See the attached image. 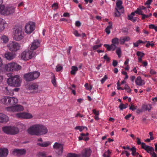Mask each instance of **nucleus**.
I'll return each instance as SVG.
<instances>
[{"mask_svg": "<svg viewBox=\"0 0 157 157\" xmlns=\"http://www.w3.org/2000/svg\"><path fill=\"white\" fill-rule=\"evenodd\" d=\"M109 25L105 29V32L108 34H109L110 33V29L112 28V24L109 22Z\"/></svg>", "mask_w": 157, "mask_h": 157, "instance_id": "72a5a7b5", "label": "nucleus"}, {"mask_svg": "<svg viewBox=\"0 0 157 157\" xmlns=\"http://www.w3.org/2000/svg\"><path fill=\"white\" fill-rule=\"evenodd\" d=\"M101 44L95 45L93 47V49L94 50H95L101 47Z\"/></svg>", "mask_w": 157, "mask_h": 157, "instance_id": "e2e57ef3", "label": "nucleus"}, {"mask_svg": "<svg viewBox=\"0 0 157 157\" xmlns=\"http://www.w3.org/2000/svg\"><path fill=\"white\" fill-rule=\"evenodd\" d=\"M128 104H121L119 107L121 110H123L124 109H126L128 107Z\"/></svg>", "mask_w": 157, "mask_h": 157, "instance_id": "ea45409f", "label": "nucleus"}, {"mask_svg": "<svg viewBox=\"0 0 157 157\" xmlns=\"http://www.w3.org/2000/svg\"><path fill=\"white\" fill-rule=\"evenodd\" d=\"M116 53L118 55V57L119 58H120L121 56V48H120L118 47L117 48L116 50Z\"/></svg>", "mask_w": 157, "mask_h": 157, "instance_id": "4c0bfd02", "label": "nucleus"}, {"mask_svg": "<svg viewBox=\"0 0 157 157\" xmlns=\"http://www.w3.org/2000/svg\"><path fill=\"white\" fill-rule=\"evenodd\" d=\"M0 102L6 106L13 105L18 102V100L15 97L5 96L1 99Z\"/></svg>", "mask_w": 157, "mask_h": 157, "instance_id": "f03ea898", "label": "nucleus"}, {"mask_svg": "<svg viewBox=\"0 0 157 157\" xmlns=\"http://www.w3.org/2000/svg\"><path fill=\"white\" fill-rule=\"evenodd\" d=\"M89 135L88 133H86V134L84 133H81L80 135V136L78 137V139L79 140H82L84 139L83 136H87Z\"/></svg>", "mask_w": 157, "mask_h": 157, "instance_id": "a19ab883", "label": "nucleus"}, {"mask_svg": "<svg viewBox=\"0 0 157 157\" xmlns=\"http://www.w3.org/2000/svg\"><path fill=\"white\" fill-rule=\"evenodd\" d=\"M150 73L151 75H153L156 74V71L152 69H151L150 71Z\"/></svg>", "mask_w": 157, "mask_h": 157, "instance_id": "680f3d73", "label": "nucleus"}, {"mask_svg": "<svg viewBox=\"0 0 157 157\" xmlns=\"http://www.w3.org/2000/svg\"><path fill=\"white\" fill-rule=\"evenodd\" d=\"M7 47L10 51L16 52L20 49V45L17 42L10 41L7 45Z\"/></svg>", "mask_w": 157, "mask_h": 157, "instance_id": "9d476101", "label": "nucleus"}, {"mask_svg": "<svg viewBox=\"0 0 157 157\" xmlns=\"http://www.w3.org/2000/svg\"><path fill=\"white\" fill-rule=\"evenodd\" d=\"M138 108L137 106H135L134 105L132 104L130 106L129 108L130 109L132 110V111H134V110Z\"/></svg>", "mask_w": 157, "mask_h": 157, "instance_id": "5fc2aeb1", "label": "nucleus"}, {"mask_svg": "<svg viewBox=\"0 0 157 157\" xmlns=\"http://www.w3.org/2000/svg\"><path fill=\"white\" fill-rule=\"evenodd\" d=\"M137 143L138 144H141L142 147L143 144H144V143H141L140 141V140L139 138H137Z\"/></svg>", "mask_w": 157, "mask_h": 157, "instance_id": "052dcab7", "label": "nucleus"}, {"mask_svg": "<svg viewBox=\"0 0 157 157\" xmlns=\"http://www.w3.org/2000/svg\"><path fill=\"white\" fill-rule=\"evenodd\" d=\"M75 25L76 26L79 27L81 25V23L79 21H76L75 23Z\"/></svg>", "mask_w": 157, "mask_h": 157, "instance_id": "bf43d9fd", "label": "nucleus"}, {"mask_svg": "<svg viewBox=\"0 0 157 157\" xmlns=\"http://www.w3.org/2000/svg\"><path fill=\"white\" fill-rule=\"evenodd\" d=\"M15 117L17 118L25 119H30L32 118L33 116L32 114L27 112H22L16 113Z\"/></svg>", "mask_w": 157, "mask_h": 157, "instance_id": "f8f14e48", "label": "nucleus"}, {"mask_svg": "<svg viewBox=\"0 0 157 157\" xmlns=\"http://www.w3.org/2000/svg\"><path fill=\"white\" fill-rule=\"evenodd\" d=\"M108 77L106 75H105L103 78L101 80V84H103L104 82L107 79Z\"/></svg>", "mask_w": 157, "mask_h": 157, "instance_id": "864d4df0", "label": "nucleus"}, {"mask_svg": "<svg viewBox=\"0 0 157 157\" xmlns=\"http://www.w3.org/2000/svg\"><path fill=\"white\" fill-rule=\"evenodd\" d=\"M45 153L44 152H40L38 154L39 156L44 157L45 156Z\"/></svg>", "mask_w": 157, "mask_h": 157, "instance_id": "13d9d810", "label": "nucleus"}, {"mask_svg": "<svg viewBox=\"0 0 157 157\" xmlns=\"http://www.w3.org/2000/svg\"><path fill=\"white\" fill-rule=\"evenodd\" d=\"M154 44L152 42L148 41L147 42V43L146 44V46L147 47H149L150 46L152 47L154 45Z\"/></svg>", "mask_w": 157, "mask_h": 157, "instance_id": "09e8293b", "label": "nucleus"}, {"mask_svg": "<svg viewBox=\"0 0 157 157\" xmlns=\"http://www.w3.org/2000/svg\"><path fill=\"white\" fill-rule=\"evenodd\" d=\"M31 73L33 80L38 78L40 75V72L38 71H33Z\"/></svg>", "mask_w": 157, "mask_h": 157, "instance_id": "7c9ffc66", "label": "nucleus"}, {"mask_svg": "<svg viewBox=\"0 0 157 157\" xmlns=\"http://www.w3.org/2000/svg\"><path fill=\"white\" fill-rule=\"evenodd\" d=\"M142 148L146 150L147 152L150 153L152 156V153L154 152V149L152 147L147 145L145 144H143Z\"/></svg>", "mask_w": 157, "mask_h": 157, "instance_id": "4be33fe9", "label": "nucleus"}, {"mask_svg": "<svg viewBox=\"0 0 157 157\" xmlns=\"http://www.w3.org/2000/svg\"><path fill=\"white\" fill-rule=\"evenodd\" d=\"M39 85L37 83H34L29 85L27 89L31 91V92L39 93L40 91L38 89Z\"/></svg>", "mask_w": 157, "mask_h": 157, "instance_id": "ddd939ff", "label": "nucleus"}, {"mask_svg": "<svg viewBox=\"0 0 157 157\" xmlns=\"http://www.w3.org/2000/svg\"><path fill=\"white\" fill-rule=\"evenodd\" d=\"M3 131L5 133L11 135H15L19 132L18 128L13 126L3 127L2 128Z\"/></svg>", "mask_w": 157, "mask_h": 157, "instance_id": "423d86ee", "label": "nucleus"}, {"mask_svg": "<svg viewBox=\"0 0 157 157\" xmlns=\"http://www.w3.org/2000/svg\"><path fill=\"white\" fill-rule=\"evenodd\" d=\"M21 68V66L14 62H12L6 64L2 68L0 69V73L6 71H17Z\"/></svg>", "mask_w": 157, "mask_h": 157, "instance_id": "f257e3e1", "label": "nucleus"}, {"mask_svg": "<svg viewBox=\"0 0 157 157\" xmlns=\"http://www.w3.org/2000/svg\"><path fill=\"white\" fill-rule=\"evenodd\" d=\"M51 142L49 141H46L42 143H38L37 145L42 147H47L50 145Z\"/></svg>", "mask_w": 157, "mask_h": 157, "instance_id": "c756f323", "label": "nucleus"}, {"mask_svg": "<svg viewBox=\"0 0 157 157\" xmlns=\"http://www.w3.org/2000/svg\"><path fill=\"white\" fill-rule=\"evenodd\" d=\"M6 109L8 112H15L23 111L24 110V108L21 105L18 104L6 107Z\"/></svg>", "mask_w": 157, "mask_h": 157, "instance_id": "6e6552de", "label": "nucleus"}, {"mask_svg": "<svg viewBox=\"0 0 157 157\" xmlns=\"http://www.w3.org/2000/svg\"><path fill=\"white\" fill-rule=\"evenodd\" d=\"M130 150L132 151V154L133 155H137L140 157H142L140 155L136 152V148L134 147H133L130 149Z\"/></svg>", "mask_w": 157, "mask_h": 157, "instance_id": "c9c22d12", "label": "nucleus"}, {"mask_svg": "<svg viewBox=\"0 0 157 157\" xmlns=\"http://www.w3.org/2000/svg\"><path fill=\"white\" fill-rule=\"evenodd\" d=\"M9 120V117L2 113H0V123H6Z\"/></svg>", "mask_w": 157, "mask_h": 157, "instance_id": "6ab92c4d", "label": "nucleus"}, {"mask_svg": "<svg viewBox=\"0 0 157 157\" xmlns=\"http://www.w3.org/2000/svg\"><path fill=\"white\" fill-rule=\"evenodd\" d=\"M66 157H79V156L77 154L70 153L67 155Z\"/></svg>", "mask_w": 157, "mask_h": 157, "instance_id": "37998d69", "label": "nucleus"}, {"mask_svg": "<svg viewBox=\"0 0 157 157\" xmlns=\"http://www.w3.org/2000/svg\"><path fill=\"white\" fill-rule=\"evenodd\" d=\"M35 26L34 22H29L25 25V32L27 34L31 33L35 29Z\"/></svg>", "mask_w": 157, "mask_h": 157, "instance_id": "9b49d317", "label": "nucleus"}, {"mask_svg": "<svg viewBox=\"0 0 157 157\" xmlns=\"http://www.w3.org/2000/svg\"><path fill=\"white\" fill-rule=\"evenodd\" d=\"M119 39L118 38H115L113 39L112 40V43L113 44L115 45V44H119Z\"/></svg>", "mask_w": 157, "mask_h": 157, "instance_id": "c03bdc74", "label": "nucleus"}, {"mask_svg": "<svg viewBox=\"0 0 157 157\" xmlns=\"http://www.w3.org/2000/svg\"><path fill=\"white\" fill-rule=\"evenodd\" d=\"M104 46L109 51H114L116 48V46L113 44H112L109 45L108 44H104Z\"/></svg>", "mask_w": 157, "mask_h": 157, "instance_id": "cd10ccee", "label": "nucleus"}, {"mask_svg": "<svg viewBox=\"0 0 157 157\" xmlns=\"http://www.w3.org/2000/svg\"><path fill=\"white\" fill-rule=\"evenodd\" d=\"M21 80L19 76L16 75L9 78L7 82L10 86L18 87L21 85Z\"/></svg>", "mask_w": 157, "mask_h": 157, "instance_id": "7ed1b4c3", "label": "nucleus"}, {"mask_svg": "<svg viewBox=\"0 0 157 157\" xmlns=\"http://www.w3.org/2000/svg\"><path fill=\"white\" fill-rule=\"evenodd\" d=\"M0 39L3 43H7L9 41V38L6 35H2L0 37Z\"/></svg>", "mask_w": 157, "mask_h": 157, "instance_id": "2f4dec72", "label": "nucleus"}, {"mask_svg": "<svg viewBox=\"0 0 157 157\" xmlns=\"http://www.w3.org/2000/svg\"><path fill=\"white\" fill-rule=\"evenodd\" d=\"M53 147L59 150L58 152H57L58 155H61L62 154L63 148V145L62 144L57 142L55 143L53 146Z\"/></svg>", "mask_w": 157, "mask_h": 157, "instance_id": "4468645a", "label": "nucleus"}, {"mask_svg": "<svg viewBox=\"0 0 157 157\" xmlns=\"http://www.w3.org/2000/svg\"><path fill=\"white\" fill-rule=\"evenodd\" d=\"M122 2L120 0H118L116 2L117 8L115 9H117L120 10L121 13H124V7L122 6Z\"/></svg>", "mask_w": 157, "mask_h": 157, "instance_id": "aec40b11", "label": "nucleus"}, {"mask_svg": "<svg viewBox=\"0 0 157 157\" xmlns=\"http://www.w3.org/2000/svg\"><path fill=\"white\" fill-rule=\"evenodd\" d=\"M48 132V129L45 126L39 124L38 136L45 135Z\"/></svg>", "mask_w": 157, "mask_h": 157, "instance_id": "2eb2a0df", "label": "nucleus"}, {"mask_svg": "<svg viewBox=\"0 0 157 157\" xmlns=\"http://www.w3.org/2000/svg\"><path fill=\"white\" fill-rule=\"evenodd\" d=\"M93 112L94 114L98 116L99 115V113L98 111H97L95 109H93Z\"/></svg>", "mask_w": 157, "mask_h": 157, "instance_id": "0e129e2a", "label": "nucleus"}, {"mask_svg": "<svg viewBox=\"0 0 157 157\" xmlns=\"http://www.w3.org/2000/svg\"><path fill=\"white\" fill-rule=\"evenodd\" d=\"M73 33L76 36L79 37L81 36V35L78 33V31L77 30L74 31Z\"/></svg>", "mask_w": 157, "mask_h": 157, "instance_id": "4d7b16f0", "label": "nucleus"}, {"mask_svg": "<svg viewBox=\"0 0 157 157\" xmlns=\"http://www.w3.org/2000/svg\"><path fill=\"white\" fill-rule=\"evenodd\" d=\"M39 124H36L30 126L27 130V132L30 135L38 136Z\"/></svg>", "mask_w": 157, "mask_h": 157, "instance_id": "1a4fd4ad", "label": "nucleus"}, {"mask_svg": "<svg viewBox=\"0 0 157 157\" xmlns=\"http://www.w3.org/2000/svg\"><path fill=\"white\" fill-rule=\"evenodd\" d=\"M136 55L138 56V57L142 58L145 54L143 52L138 51L136 53Z\"/></svg>", "mask_w": 157, "mask_h": 157, "instance_id": "49530a36", "label": "nucleus"}, {"mask_svg": "<svg viewBox=\"0 0 157 157\" xmlns=\"http://www.w3.org/2000/svg\"><path fill=\"white\" fill-rule=\"evenodd\" d=\"M92 153L91 150L89 148H86L81 152L82 157H90Z\"/></svg>", "mask_w": 157, "mask_h": 157, "instance_id": "dca6fc26", "label": "nucleus"}, {"mask_svg": "<svg viewBox=\"0 0 157 157\" xmlns=\"http://www.w3.org/2000/svg\"><path fill=\"white\" fill-rule=\"evenodd\" d=\"M1 14L4 15H8L13 13L15 12V8L13 6H5L4 5H2Z\"/></svg>", "mask_w": 157, "mask_h": 157, "instance_id": "0eeeda50", "label": "nucleus"}, {"mask_svg": "<svg viewBox=\"0 0 157 157\" xmlns=\"http://www.w3.org/2000/svg\"><path fill=\"white\" fill-rule=\"evenodd\" d=\"M111 153V152L109 150H108L104 153L103 154L104 157H110V155Z\"/></svg>", "mask_w": 157, "mask_h": 157, "instance_id": "de8ad7c7", "label": "nucleus"}, {"mask_svg": "<svg viewBox=\"0 0 157 157\" xmlns=\"http://www.w3.org/2000/svg\"><path fill=\"white\" fill-rule=\"evenodd\" d=\"M26 153V150L24 149H15L13 152L14 155L20 156L24 155Z\"/></svg>", "mask_w": 157, "mask_h": 157, "instance_id": "f3484780", "label": "nucleus"}, {"mask_svg": "<svg viewBox=\"0 0 157 157\" xmlns=\"http://www.w3.org/2000/svg\"><path fill=\"white\" fill-rule=\"evenodd\" d=\"M142 15V19H145L146 18H147L151 17L152 16V14L150 13L148 15H145L143 13L141 15Z\"/></svg>", "mask_w": 157, "mask_h": 157, "instance_id": "a18cd8bd", "label": "nucleus"}, {"mask_svg": "<svg viewBox=\"0 0 157 157\" xmlns=\"http://www.w3.org/2000/svg\"><path fill=\"white\" fill-rule=\"evenodd\" d=\"M63 69L62 66H60V65H58L56 67V70L57 71L59 72L61 70H62Z\"/></svg>", "mask_w": 157, "mask_h": 157, "instance_id": "8fccbe9b", "label": "nucleus"}, {"mask_svg": "<svg viewBox=\"0 0 157 157\" xmlns=\"http://www.w3.org/2000/svg\"><path fill=\"white\" fill-rule=\"evenodd\" d=\"M104 59L107 61H109L110 60L109 58L106 55L104 56Z\"/></svg>", "mask_w": 157, "mask_h": 157, "instance_id": "69168bd1", "label": "nucleus"}, {"mask_svg": "<svg viewBox=\"0 0 157 157\" xmlns=\"http://www.w3.org/2000/svg\"><path fill=\"white\" fill-rule=\"evenodd\" d=\"M135 13H138L139 14L142 15L143 13L141 9L140 8H137L136 11H135Z\"/></svg>", "mask_w": 157, "mask_h": 157, "instance_id": "6e6d98bb", "label": "nucleus"}, {"mask_svg": "<svg viewBox=\"0 0 157 157\" xmlns=\"http://www.w3.org/2000/svg\"><path fill=\"white\" fill-rule=\"evenodd\" d=\"M71 74L72 75H75L76 71L78 70V68L75 66H72L71 67Z\"/></svg>", "mask_w": 157, "mask_h": 157, "instance_id": "473e14b6", "label": "nucleus"}, {"mask_svg": "<svg viewBox=\"0 0 157 157\" xmlns=\"http://www.w3.org/2000/svg\"><path fill=\"white\" fill-rule=\"evenodd\" d=\"M6 24V22L4 20L0 19V33L4 30Z\"/></svg>", "mask_w": 157, "mask_h": 157, "instance_id": "bb28decb", "label": "nucleus"}, {"mask_svg": "<svg viewBox=\"0 0 157 157\" xmlns=\"http://www.w3.org/2000/svg\"><path fill=\"white\" fill-rule=\"evenodd\" d=\"M24 36V32L21 26L15 27L13 29V39L17 41L21 40Z\"/></svg>", "mask_w": 157, "mask_h": 157, "instance_id": "39448f33", "label": "nucleus"}, {"mask_svg": "<svg viewBox=\"0 0 157 157\" xmlns=\"http://www.w3.org/2000/svg\"><path fill=\"white\" fill-rule=\"evenodd\" d=\"M35 52L28 50L23 51L20 55L19 57L22 59L27 61L35 57Z\"/></svg>", "mask_w": 157, "mask_h": 157, "instance_id": "20e7f679", "label": "nucleus"}, {"mask_svg": "<svg viewBox=\"0 0 157 157\" xmlns=\"http://www.w3.org/2000/svg\"><path fill=\"white\" fill-rule=\"evenodd\" d=\"M52 7L53 8L54 10H56L58 8V4L56 3H55L52 5Z\"/></svg>", "mask_w": 157, "mask_h": 157, "instance_id": "603ef678", "label": "nucleus"}, {"mask_svg": "<svg viewBox=\"0 0 157 157\" xmlns=\"http://www.w3.org/2000/svg\"><path fill=\"white\" fill-rule=\"evenodd\" d=\"M24 78L25 79L28 81H32L33 80L31 72L25 74L24 75Z\"/></svg>", "mask_w": 157, "mask_h": 157, "instance_id": "a878e982", "label": "nucleus"}, {"mask_svg": "<svg viewBox=\"0 0 157 157\" xmlns=\"http://www.w3.org/2000/svg\"><path fill=\"white\" fill-rule=\"evenodd\" d=\"M116 11L115 13V16L119 17L121 15V12H119V11H118L119 10L117 9H115Z\"/></svg>", "mask_w": 157, "mask_h": 157, "instance_id": "3c124183", "label": "nucleus"}, {"mask_svg": "<svg viewBox=\"0 0 157 157\" xmlns=\"http://www.w3.org/2000/svg\"><path fill=\"white\" fill-rule=\"evenodd\" d=\"M135 78V76H130V80L132 82H133Z\"/></svg>", "mask_w": 157, "mask_h": 157, "instance_id": "774afa93", "label": "nucleus"}, {"mask_svg": "<svg viewBox=\"0 0 157 157\" xmlns=\"http://www.w3.org/2000/svg\"><path fill=\"white\" fill-rule=\"evenodd\" d=\"M144 42L141 40H139L137 42L133 43L134 47H137L139 46V44L141 43H144Z\"/></svg>", "mask_w": 157, "mask_h": 157, "instance_id": "79ce46f5", "label": "nucleus"}, {"mask_svg": "<svg viewBox=\"0 0 157 157\" xmlns=\"http://www.w3.org/2000/svg\"><path fill=\"white\" fill-rule=\"evenodd\" d=\"M5 92L7 95H14L13 90L17 92L19 90V88H16L13 90H10L8 87H6L5 88Z\"/></svg>", "mask_w": 157, "mask_h": 157, "instance_id": "5701e85b", "label": "nucleus"}, {"mask_svg": "<svg viewBox=\"0 0 157 157\" xmlns=\"http://www.w3.org/2000/svg\"><path fill=\"white\" fill-rule=\"evenodd\" d=\"M16 54L13 53L8 52L5 54V57L7 59L10 60L14 59L16 56Z\"/></svg>", "mask_w": 157, "mask_h": 157, "instance_id": "412c9836", "label": "nucleus"}, {"mask_svg": "<svg viewBox=\"0 0 157 157\" xmlns=\"http://www.w3.org/2000/svg\"><path fill=\"white\" fill-rule=\"evenodd\" d=\"M53 75V77L52 78L51 80V82L53 84V85L55 86L56 87L57 86V83H56V79L55 78V77L54 76V74H52Z\"/></svg>", "mask_w": 157, "mask_h": 157, "instance_id": "58836bf2", "label": "nucleus"}, {"mask_svg": "<svg viewBox=\"0 0 157 157\" xmlns=\"http://www.w3.org/2000/svg\"><path fill=\"white\" fill-rule=\"evenodd\" d=\"M40 43L37 40H33L30 45V49L32 50L36 49L40 46Z\"/></svg>", "mask_w": 157, "mask_h": 157, "instance_id": "a211bd4d", "label": "nucleus"}, {"mask_svg": "<svg viewBox=\"0 0 157 157\" xmlns=\"http://www.w3.org/2000/svg\"><path fill=\"white\" fill-rule=\"evenodd\" d=\"M85 129L86 131L88 130V128L84 126H77L75 128L76 130H78L80 132H82L84 129Z\"/></svg>", "mask_w": 157, "mask_h": 157, "instance_id": "f704fd0d", "label": "nucleus"}, {"mask_svg": "<svg viewBox=\"0 0 157 157\" xmlns=\"http://www.w3.org/2000/svg\"><path fill=\"white\" fill-rule=\"evenodd\" d=\"M84 86L87 90L91 91L92 89L93 86L92 85H89L88 83H86L84 85Z\"/></svg>", "mask_w": 157, "mask_h": 157, "instance_id": "e433bc0d", "label": "nucleus"}, {"mask_svg": "<svg viewBox=\"0 0 157 157\" xmlns=\"http://www.w3.org/2000/svg\"><path fill=\"white\" fill-rule=\"evenodd\" d=\"M130 39V38L128 36L121 37L120 38V43L121 44H123L125 41H128Z\"/></svg>", "mask_w": 157, "mask_h": 157, "instance_id": "c85d7f7f", "label": "nucleus"}, {"mask_svg": "<svg viewBox=\"0 0 157 157\" xmlns=\"http://www.w3.org/2000/svg\"><path fill=\"white\" fill-rule=\"evenodd\" d=\"M135 81L136 84L139 86H142L145 83L144 81L142 79L140 76L137 77Z\"/></svg>", "mask_w": 157, "mask_h": 157, "instance_id": "b1692460", "label": "nucleus"}, {"mask_svg": "<svg viewBox=\"0 0 157 157\" xmlns=\"http://www.w3.org/2000/svg\"><path fill=\"white\" fill-rule=\"evenodd\" d=\"M151 105L149 104H144L142 106V111H150L151 109Z\"/></svg>", "mask_w": 157, "mask_h": 157, "instance_id": "393cba45", "label": "nucleus"}, {"mask_svg": "<svg viewBox=\"0 0 157 157\" xmlns=\"http://www.w3.org/2000/svg\"><path fill=\"white\" fill-rule=\"evenodd\" d=\"M152 0H148L145 3V5H150L152 2Z\"/></svg>", "mask_w": 157, "mask_h": 157, "instance_id": "338daca9", "label": "nucleus"}]
</instances>
